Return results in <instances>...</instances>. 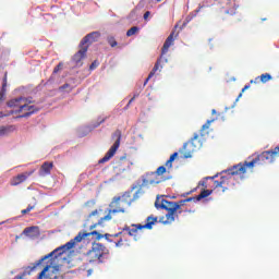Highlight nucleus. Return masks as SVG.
Here are the masks:
<instances>
[{"instance_id": "obj_1", "label": "nucleus", "mask_w": 279, "mask_h": 279, "mask_svg": "<svg viewBox=\"0 0 279 279\" xmlns=\"http://www.w3.org/2000/svg\"><path fill=\"white\" fill-rule=\"evenodd\" d=\"M156 223H158V217L150 215L146 218L145 225L133 223L131 227L124 226L121 231L116 234L106 233L102 235L98 231H92L89 233L80 232L70 242H66L64 245H61L49 254L43 256L40 259L33 263L32 266L25 267L23 272L17 275L15 279H23L26 276H34V274H37V279H63L64 271H62V266L58 265V258H60L62 254L69 252V250H73L75 243H82V240L86 239V236L92 235L97 236V239H106L108 243H113L116 247H125V245H130L128 239H125V232H128L129 236H133L135 241H138V231L154 230Z\"/></svg>"}, {"instance_id": "obj_2", "label": "nucleus", "mask_w": 279, "mask_h": 279, "mask_svg": "<svg viewBox=\"0 0 279 279\" xmlns=\"http://www.w3.org/2000/svg\"><path fill=\"white\" fill-rule=\"evenodd\" d=\"M195 198L189 197L179 202H170L165 199L162 196H157L155 201V208L157 210H167L166 217L162 216L159 219L157 218V223H163L167 226L169 223H173L175 219H179V215H182V206L189 202H194Z\"/></svg>"}, {"instance_id": "obj_3", "label": "nucleus", "mask_w": 279, "mask_h": 279, "mask_svg": "<svg viewBox=\"0 0 279 279\" xmlns=\"http://www.w3.org/2000/svg\"><path fill=\"white\" fill-rule=\"evenodd\" d=\"M132 202L134 198L130 196V194H124L122 196L113 197L112 202L109 204L108 215L101 217L98 222L92 225L89 230H95L97 226H104L106 221H112V215H117L119 213H125V208H130L132 206Z\"/></svg>"}, {"instance_id": "obj_4", "label": "nucleus", "mask_w": 279, "mask_h": 279, "mask_svg": "<svg viewBox=\"0 0 279 279\" xmlns=\"http://www.w3.org/2000/svg\"><path fill=\"white\" fill-rule=\"evenodd\" d=\"M110 251L101 243H94L92 250L87 252V258L89 263H104L108 258Z\"/></svg>"}, {"instance_id": "obj_5", "label": "nucleus", "mask_w": 279, "mask_h": 279, "mask_svg": "<svg viewBox=\"0 0 279 279\" xmlns=\"http://www.w3.org/2000/svg\"><path fill=\"white\" fill-rule=\"evenodd\" d=\"M202 138L199 134L195 133L190 142L183 145V148L180 150V154L183 158H192L195 151L202 149Z\"/></svg>"}, {"instance_id": "obj_6", "label": "nucleus", "mask_w": 279, "mask_h": 279, "mask_svg": "<svg viewBox=\"0 0 279 279\" xmlns=\"http://www.w3.org/2000/svg\"><path fill=\"white\" fill-rule=\"evenodd\" d=\"M114 136H117V141L113 143V145L109 148V150L106 153V155L99 159L98 163L104 165L105 162H108L111 158L114 157V154H117V150L121 146V131H116Z\"/></svg>"}, {"instance_id": "obj_7", "label": "nucleus", "mask_w": 279, "mask_h": 279, "mask_svg": "<svg viewBox=\"0 0 279 279\" xmlns=\"http://www.w3.org/2000/svg\"><path fill=\"white\" fill-rule=\"evenodd\" d=\"M7 106L9 108H17L15 110V114H19L27 108V98L19 97V98L11 99L7 102Z\"/></svg>"}, {"instance_id": "obj_8", "label": "nucleus", "mask_w": 279, "mask_h": 279, "mask_svg": "<svg viewBox=\"0 0 279 279\" xmlns=\"http://www.w3.org/2000/svg\"><path fill=\"white\" fill-rule=\"evenodd\" d=\"M162 182V179L157 177L155 172H148L142 177V186H156V184H160Z\"/></svg>"}, {"instance_id": "obj_9", "label": "nucleus", "mask_w": 279, "mask_h": 279, "mask_svg": "<svg viewBox=\"0 0 279 279\" xmlns=\"http://www.w3.org/2000/svg\"><path fill=\"white\" fill-rule=\"evenodd\" d=\"M88 46H81V49L73 56V62L76 66H82V61L86 58Z\"/></svg>"}, {"instance_id": "obj_10", "label": "nucleus", "mask_w": 279, "mask_h": 279, "mask_svg": "<svg viewBox=\"0 0 279 279\" xmlns=\"http://www.w3.org/2000/svg\"><path fill=\"white\" fill-rule=\"evenodd\" d=\"M34 171H29L13 177L11 180V186H19V184H23V182H25V180H27V178H29V175H32Z\"/></svg>"}, {"instance_id": "obj_11", "label": "nucleus", "mask_w": 279, "mask_h": 279, "mask_svg": "<svg viewBox=\"0 0 279 279\" xmlns=\"http://www.w3.org/2000/svg\"><path fill=\"white\" fill-rule=\"evenodd\" d=\"M175 29H173L171 32V34L167 37L162 48H161V56H165L166 53H168L169 48L172 47L173 43L175 41Z\"/></svg>"}, {"instance_id": "obj_12", "label": "nucleus", "mask_w": 279, "mask_h": 279, "mask_svg": "<svg viewBox=\"0 0 279 279\" xmlns=\"http://www.w3.org/2000/svg\"><path fill=\"white\" fill-rule=\"evenodd\" d=\"M97 38H99L98 32L89 33L82 39L80 47H86L88 44L92 45V43H96Z\"/></svg>"}, {"instance_id": "obj_13", "label": "nucleus", "mask_w": 279, "mask_h": 279, "mask_svg": "<svg viewBox=\"0 0 279 279\" xmlns=\"http://www.w3.org/2000/svg\"><path fill=\"white\" fill-rule=\"evenodd\" d=\"M53 169V162L45 161L39 170V175L45 178L47 175H51V170Z\"/></svg>"}, {"instance_id": "obj_14", "label": "nucleus", "mask_w": 279, "mask_h": 279, "mask_svg": "<svg viewBox=\"0 0 279 279\" xmlns=\"http://www.w3.org/2000/svg\"><path fill=\"white\" fill-rule=\"evenodd\" d=\"M32 104V100L26 98V108H24V110L22 112H24V114H22V118L25 117H32V114H34V112H38V108H36V106L34 105H29Z\"/></svg>"}, {"instance_id": "obj_15", "label": "nucleus", "mask_w": 279, "mask_h": 279, "mask_svg": "<svg viewBox=\"0 0 279 279\" xmlns=\"http://www.w3.org/2000/svg\"><path fill=\"white\" fill-rule=\"evenodd\" d=\"M7 93H8V76L5 75L3 77L2 88L0 90V104H3V101H5Z\"/></svg>"}, {"instance_id": "obj_16", "label": "nucleus", "mask_w": 279, "mask_h": 279, "mask_svg": "<svg viewBox=\"0 0 279 279\" xmlns=\"http://www.w3.org/2000/svg\"><path fill=\"white\" fill-rule=\"evenodd\" d=\"M23 234L26 236H38L40 232L38 231V227H27L24 229Z\"/></svg>"}, {"instance_id": "obj_17", "label": "nucleus", "mask_w": 279, "mask_h": 279, "mask_svg": "<svg viewBox=\"0 0 279 279\" xmlns=\"http://www.w3.org/2000/svg\"><path fill=\"white\" fill-rule=\"evenodd\" d=\"M269 80H271V74L265 73L256 77L255 81H251V84H258V82H262L263 84H267Z\"/></svg>"}, {"instance_id": "obj_18", "label": "nucleus", "mask_w": 279, "mask_h": 279, "mask_svg": "<svg viewBox=\"0 0 279 279\" xmlns=\"http://www.w3.org/2000/svg\"><path fill=\"white\" fill-rule=\"evenodd\" d=\"M209 195H213V190H203L199 195L193 196L192 198L194 202H201V199H206Z\"/></svg>"}, {"instance_id": "obj_19", "label": "nucleus", "mask_w": 279, "mask_h": 279, "mask_svg": "<svg viewBox=\"0 0 279 279\" xmlns=\"http://www.w3.org/2000/svg\"><path fill=\"white\" fill-rule=\"evenodd\" d=\"M230 182V178L228 177H221L219 181H214V186L215 189H225L226 184L228 185V183Z\"/></svg>"}, {"instance_id": "obj_20", "label": "nucleus", "mask_w": 279, "mask_h": 279, "mask_svg": "<svg viewBox=\"0 0 279 279\" xmlns=\"http://www.w3.org/2000/svg\"><path fill=\"white\" fill-rule=\"evenodd\" d=\"M158 69H160V59L157 60V62L155 63L153 70H151L150 73L148 74V77L145 80L144 86H146V85H147V82H149V80L153 78L154 75H156V71H158Z\"/></svg>"}, {"instance_id": "obj_21", "label": "nucleus", "mask_w": 279, "mask_h": 279, "mask_svg": "<svg viewBox=\"0 0 279 279\" xmlns=\"http://www.w3.org/2000/svg\"><path fill=\"white\" fill-rule=\"evenodd\" d=\"M11 132H14V128L12 125L0 128V136H8Z\"/></svg>"}, {"instance_id": "obj_22", "label": "nucleus", "mask_w": 279, "mask_h": 279, "mask_svg": "<svg viewBox=\"0 0 279 279\" xmlns=\"http://www.w3.org/2000/svg\"><path fill=\"white\" fill-rule=\"evenodd\" d=\"M175 158H178V153L172 154L169 160L166 161V167H168V169H171V167H173V160H175Z\"/></svg>"}, {"instance_id": "obj_23", "label": "nucleus", "mask_w": 279, "mask_h": 279, "mask_svg": "<svg viewBox=\"0 0 279 279\" xmlns=\"http://www.w3.org/2000/svg\"><path fill=\"white\" fill-rule=\"evenodd\" d=\"M154 173H156L157 178H160V175H165V173H167V168L165 166H160Z\"/></svg>"}, {"instance_id": "obj_24", "label": "nucleus", "mask_w": 279, "mask_h": 279, "mask_svg": "<svg viewBox=\"0 0 279 279\" xmlns=\"http://www.w3.org/2000/svg\"><path fill=\"white\" fill-rule=\"evenodd\" d=\"M210 123H213V120H208L201 129V136H204V131L210 129Z\"/></svg>"}, {"instance_id": "obj_25", "label": "nucleus", "mask_w": 279, "mask_h": 279, "mask_svg": "<svg viewBox=\"0 0 279 279\" xmlns=\"http://www.w3.org/2000/svg\"><path fill=\"white\" fill-rule=\"evenodd\" d=\"M138 27L137 26H133L131 27L128 32H126V36L130 37V36H134L137 32H138Z\"/></svg>"}, {"instance_id": "obj_26", "label": "nucleus", "mask_w": 279, "mask_h": 279, "mask_svg": "<svg viewBox=\"0 0 279 279\" xmlns=\"http://www.w3.org/2000/svg\"><path fill=\"white\" fill-rule=\"evenodd\" d=\"M107 43H108V45H110V47H112V48L117 47V45H118L117 39H114L113 36L108 37V38H107Z\"/></svg>"}, {"instance_id": "obj_27", "label": "nucleus", "mask_w": 279, "mask_h": 279, "mask_svg": "<svg viewBox=\"0 0 279 279\" xmlns=\"http://www.w3.org/2000/svg\"><path fill=\"white\" fill-rule=\"evenodd\" d=\"M99 66V62L95 60L90 65H89V71H95Z\"/></svg>"}, {"instance_id": "obj_28", "label": "nucleus", "mask_w": 279, "mask_h": 279, "mask_svg": "<svg viewBox=\"0 0 279 279\" xmlns=\"http://www.w3.org/2000/svg\"><path fill=\"white\" fill-rule=\"evenodd\" d=\"M62 66L63 64L62 63H59L54 69H53V73H60V71H62Z\"/></svg>"}, {"instance_id": "obj_29", "label": "nucleus", "mask_w": 279, "mask_h": 279, "mask_svg": "<svg viewBox=\"0 0 279 279\" xmlns=\"http://www.w3.org/2000/svg\"><path fill=\"white\" fill-rule=\"evenodd\" d=\"M10 114H14V111H11V113L0 112V119H3V117H10Z\"/></svg>"}, {"instance_id": "obj_30", "label": "nucleus", "mask_w": 279, "mask_h": 279, "mask_svg": "<svg viewBox=\"0 0 279 279\" xmlns=\"http://www.w3.org/2000/svg\"><path fill=\"white\" fill-rule=\"evenodd\" d=\"M138 97V94H134V96L129 100L128 106H130L135 99Z\"/></svg>"}, {"instance_id": "obj_31", "label": "nucleus", "mask_w": 279, "mask_h": 279, "mask_svg": "<svg viewBox=\"0 0 279 279\" xmlns=\"http://www.w3.org/2000/svg\"><path fill=\"white\" fill-rule=\"evenodd\" d=\"M151 14V12H149V11H146L145 13H144V21H147V19H149V15Z\"/></svg>"}, {"instance_id": "obj_32", "label": "nucleus", "mask_w": 279, "mask_h": 279, "mask_svg": "<svg viewBox=\"0 0 279 279\" xmlns=\"http://www.w3.org/2000/svg\"><path fill=\"white\" fill-rule=\"evenodd\" d=\"M34 208H35L34 205H28L26 209L28 210V213H32V210H34Z\"/></svg>"}, {"instance_id": "obj_33", "label": "nucleus", "mask_w": 279, "mask_h": 279, "mask_svg": "<svg viewBox=\"0 0 279 279\" xmlns=\"http://www.w3.org/2000/svg\"><path fill=\"white\" fill-rule=\"evenodd\" d=\"M97 213H99L97 209L94 210V211H92L90 215H89V217H95V215H97Z\"/></svg>"}, {"instance_id": "obj_34", "label": "nucleus", "mask_w": 279, "mask_h": 279, "mask_svg": "<svg viewBox=\"0 0 279 279\" xmlns=\"http://www.w3.org/2000/svg\"><path fill=\"white\" fill-rule=\"evenodd\" d=\"M247 88H250V85H245V86L242 88V93H245V90H247Z\"/></svg>"}, {"instance_id": "obj_35", "label": "nucleus", "mask_w": 279, "mask_h": 279, "mask_svg": "<svg viewBox=\"0 0 279 279\" xmlns=\"http://www.w3.org/2000/svg\"><path fill=\"white\" fill-rule=\"evenodd\" d=\"M29 213V209H23L22 215H27Z\"/></svg>"}, {"instance_id": "obj_36", "label": "nucleus", "mask_w": 279, "mask_h": 279, "mask_svg": "<svg viewBox=\"0 0 279 279\" xmlns=\"http://www.w3.org/2000/svg\"><path fill=\"white\" fill-rule=\"evenodd\" d=\"M199 184H201V186H204L205 189H207V186H206V181H203V182H201Z\"/></svg>"}, {"instance_id": "obj_37", "label": "nucleus", "mask_w": 279, "mask_h": 279, "mask_svg": "<svg viewBox=\"0 0 279 279\" xmlns=\"http://www.w3.org/2000/svg\"><path fill=\"white\" fill-rule=\"evenodd\" d=\"M215 178H217V175H214V177H207V180H215Z\"/></svg>"}, {"instance_id": "obj_38", "label": "nucleus", "mask_w": 279, "mask_h": 279, "mask_svg": "<svg viewBox=\"0 0 279 279\" xmlns=\"http://www.w3.org/2000/svg\"><path fill=\"white\" fill-rule=\"evenodd\" d=\"M62 89L64 88H69V84H64L63 86H61Z\"/></svg>"}, {"instance_id": "obj_39", "label": "nucleus", "mask_w": 279, "mask_h": 279, "mask_svg": "<svg viewBox=\"0 0 279 279\" xmlns=\"http://www.w3.org/2000/svg\"><path fill=\"white\" fill-rule=\"evenodd\" d=\"M202 8H204V7L199 5L198 9L196 10V12H199L202 10Z\"/></svg>"}, {"instance_id": "obj_40", "label": "nucleus", "mask_w": 279, "mask_h": 279, "mask_svg": "<svg viewBox=\"0 0 279 279\" xmlns=\"http://www.w3.org/2000/svg\"><path fill=\"white\" fill-rule=\"evenodd\" d=\"M215 112H217L215 109L213 110V114H215Z\"/></svg>"}, {"instance_id": "obj_41", "label": "nucleus", "mask_w": 279, "mask_h": 279, "mask_svg": "<svg viewBox=\"0 0 279 279\" xmlns=\"http://www.w3.org/2000/svg\"><path fill=\"white\" fill-rule=\"evenodd\" d=\"M174 29H178V25L174 26Z\"/></svg>"}, {"instance_id": "obj_42", "label": "nucleus", "mask_w": 279, "mask_h": 279, "mask_svg": "<svg viewBox=\"0 0 279 279\" xmlns=\"http://www.w3.org/2000/svg\"><path fill=\"white\" fill-rule=\"evenodd\" d=\"M175 38H178V33L175 34Z\"/></svg>"}, {"instance_id": "obj_43", "label": "nucleus", "mask_w": 279, "mask_h": 279, "mask_svg": "<svg viewBox=\"0 0 279 279\" xmlns=\"http://www.w3.org/2000/svg\"><path fill=\"white\" fill-rule=\"evenodd\" d=\"M104 121H106V120H101V122H100V123H104Z\"/></svg>"}, {"instance_id": "obj_44", "label": "nucleus", "mask_w": 279, "mask_h": 279, "mask_svg": "<svg viewBox=\"0 0 279 279\" xmlns=\"http://www.w3.org/2000/svg\"><path fill=\"white\" fill-rule=\"evenodd\" d=\"M243 94H240L239 97H241Z\"/></svg>"}, {"instance_id": "obj_45", "label": "nucleus", "mask_w": 279, "mask_h": 279, "mask_svg": "<svg viewBox=\"0 0 279 279\" xmlns=\"http://www.w3.org/2000/svg\"><path fill=\"white\" fill-rule=\"evenodd\" d=\"M158 2H160V0H157Z\"/></svg>"}]
</instances>
